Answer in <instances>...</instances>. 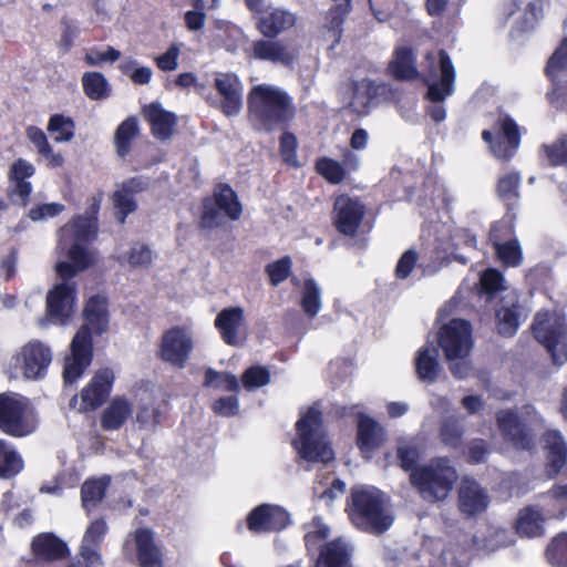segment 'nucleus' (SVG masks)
I'll return each mask as SVG.
<instances>
[{"instance_id":"f257e3e1","label":"nucleus","mask_w":567,"mask_h":567,"mask_svg":"<svg viewBox=\"0 0 567 567\" xmlns=\"http://www.w3.org/2000/svg\"><path fill=\"white\" fill-rule=\"evenodd\" d=\"M96 233V219L92 216H79L60 229L59 249L66 251L70 261L56 264L55 270L62 281L47 296V315L53 323L63 324L73 312L75 284L71 279L93 261L87 243L95 238Z\"/></svg>"},{"instance_id":"f03ea898","label":"nucleus","mask_w":567,"mask_h":567,"mask_svg":"<svg viewBox=\"0 0 567 567\" xmlns=\"http://www.w3.org/2000/svg\"><path fill=\"white\" fill-rule=\"evenodd\" d=\"M348 513L354 526L374 534L385 532L393 523L383 494L372 487L352 489Z\"/></svg>"},{"instance_id":"7ed1b4c3","label":"nucleus","mask_w":567,"mask_h":567,"mask_svg":"<svg viewBox=\"0 0 567 567\" xmlns=\"http://www.w3.org/2000/svg\"><path fill=\"white\" fill-rule=\"evenodd\" d=\"M297 436L292 444L298 454L308 462L329 463L334 460L333 450L322 423V413L317 405L310 406L296 423Z\"/></svg>"},{"instance_id":"20e7f679","label":"nucleus","mask_w":567,"mask_h":567,"mask_svg":"<svg viewBox=\"0 0 567 567\" xmlns=\"http://www.w3.org/2000/svg\"><path fill=\"white\" fill-rule=\"evenodd\" d=\"M248 109L251 118L268 130L293 116L292 101L288 94L269 84H259L250 90Z\"/></svg>"},{"instance_id":"39448f33","label":"nucleus","mask_w":567,"mask_h":567,"mask_svg":"<svg viewBox=\"0 0 567 567\" xmlns=\"http://www.w3.org/2000/svg\"><path fill=\"white\" fill-rule=\"evenodd\" d=\"M458 473L446 457H436L410 474L411 484L429 503L444 502L451 494Z\"/></svg>"},{"instance_id":"423d86ee","label":"nucleus","mask_w":567,"mask_h":567,"mask_svg":"<svg viewBox=\"0 0 567 567\" xmlns=\"http://www.w3.org/2000/svg\"><path fill=\"white\" fill-rule=\"evenodd\" d=\"M439 344L450 363L452 374L457 379L467 378L472 365L467 360L473 347L471 323L463 319H453L439 332Z\"/></svg>"},{"instance_id":"0eeeda50","label":"nucleus","mask_w":567,"mask_h":567,"mask_svg":"<svg viewBox=\"0 0 567 567\" xmlns=\"http://www.w3.org/2000/svg\"><path fill=\"white\" fill-rule=\"evenodd\" d=\"M38 427V416L30 400L17 393L0 394V431L23 437Z\"/></svg>"},{"instance_id":"6e6552de","label":"nucleus","mask_w":567,"mask_h":567,"mask_svg":"<svg viewBox=\"0 0 567 567\" xmlns=\"http://www.w3.org/2000/svg\"><path fill=\"white\" fill-rule=\"evenodd\" d=\"M496 421L504 440L514 449L524 451L534 447L530 430L543 424L542 416L532 405L524 406L519 415L512 410H501L496 414Z\"/></svg>"},{"instance_id":"1a4fd4ad","label":"nucleus","mask_w":567,"mask_h":567,"mask_svg":"<svg viewBox=\"0 0 567 567\" xmlns=\"http://www.w3.org/2000/svg\"><path fill=\"white\" fill-rule=\"evenodd\" d=\"M533 332L550 354L555 365L567 362V323L565 317L548 311H538L533 323Z\"/></svg>"},{"instance_id":"9d476101","label":"nucleus","mask_w":567,"mask_h":567,"mask_svg":"<svg viewBox=\"0 0 567 567\" xmlns=\"http://www.w3.org/2000/svg\"><path fill=\"white\" fill-rule=\"evenodd\" d=\"M243 213L236 193L228 185H219L214 197L203 200V214L199 225L204 229L221 226L226 218L237 220Z\"/></svg>"},{"instance_id":"9b49d317","label":"nucleus","mask_w":567,"mask_h":567,"mask_svg":"<svg viewBox=\"0 0 567 567\" xmlns=\"http://www.w3.org/2000/svg\"><path fill=\"white\" fill-rule=\"evenodd\" d=\"M427 97L434 103L444 101L454 92L455 70L450 56L441 50L425 55Z\"/></svg>"},{"instance_id":"f8f14e48","label":"nucleus","mask_w":567,"mask_h":567,"mask_svg":"<svg viewBox=\"0 0 567 567\" xmlns=\"http://www.w3.org/2000/svg\"><path fill=\"white\" fill-rule=\"evenodd\" d=\"M194 349V336L190 328L173 327L161 339L158 357L162 361L183 369Z\"/></svg>"},{"instance_id":"ddd939ff","label":"nucleus","mask_w":567,"mask_h":567,"mask_svg":"<svg viewBox=\"0 0 567 567\" xmlns=\"http://www.w3.org/2000/svg\"><path fill=\"white\" fill-rule=\"evenodd\" d=\"M92 360V338L87 326H83L71 342V354L65 358L63 377L66 383L75 382Z\"/></svg>"},{"instance_id":"4468645a","label":"nucleus","mask_w":567,"mask_h":567,"mask_svg":"<svg viewBox=\"0 0 567 567\" xmlns=\"http://www.w3.org/2000/svg\"><path fill=\"white\" fill-rule=\"evenodd\" d=\"M17 361L27 379L40 380L47 375L52 362V351L40 341H30L21 349Z\"/></svg>"},{"instance_id":"2eb2a0df","label":"nucleus","mask_w":567,"mask_h":567,"mask_svg":"<svg viewBox=\"0 0 567 567\" xmlns=\"http://www.w3.org/2000/svg\"><path fill=\"white\" fill-rule=\"evenodd\" d=\"M489 503V494L480 483L467 477L462 480L457 489V506L463 515H481L488 508Z\"/></svg>"},{"instance_id":"dca6fc26","label":"nucleus","mask_w":567,"mask_h":567,"mask_svg":"<svg viewBox=\"0 0 567 567\" xmlns=\"http://www.w3.org/2000/svg\"><path fill=\"white\" fill-rule=\"evenodd\" d=\"M378 91L379 87L373 81L361 79L348 84L343 99L353 113L362 116L369 114L375 105Z\"/></svg>"},{"instance_id":"f3484780","label":"nucleus","mask_w":567,"mask_h":567,"mask_svg":"<svg viewBox=\"0 0 567 567\" xmlns=\"http://www.w3.org/2000/svg\"><path fill=\"white\" fill-rule=\"evenodd\" d=\"M214 86L220 97V110L226 116L239 114L243 106V85L233 73H220L214 80Z\"/></svg>"},{"instance_id":"a211bd4d","label":"nucleus","mask_w":567,"mask_h":567,"mask_svg":"<svg viewBox=\"0 0 567 567\" xmlns=\"http://www.w3.org/2000/svg\"><path fill=\"white\" fill-rule=\"evenodd\" d=\"M35 173V167L27 159L14 161L9 169V195L11 199L25 206L32 193V184L29 181Z\"/></svg>"},{"instance_id":"6ab92c4d","label":"nucleus","mask_w":567,"mask_h":567,"mask_svg":"<svg viewBox=\"0 0 567 567\" xmlns=\"http://www.w3.org/2000/svg\"><path fill=\"white\" fill-rule=\"evenodd\" d=\"M334 212L337 229L343 235H354L362 221L364 206L358 199L342 195L334 202Z\"/></svg>"},{"instance_id":"aec40b11","label":"nucleus","mask_w":567,"mask_h":567,"mask_svg":"<svg viewBox=\"0 0 567 567\" xmlns=\"http://www.w3.org/2000/svg\"><path fill=\"white\" fill-rule=\"evenodd\" d=\"M482 137L491 144L493 154L498 158H509L519 146V132L516 123L504 116L499 120V135L496 142L492 141V133L483 131Z\"/></svg>"},{"instance_id":"412c9836","label":"nucleus","mask_w":567,"mask_h":567,"mask_svg":"<svg viewBox=\"0 0 567 567\" xmlns=\"http://www.w3.org/2000/svg\"><path fill=\"white\" fill-rule=\"evenodd\" d=\"M247 522L255 533L278 532L289 524V515L281 507L260 505L249 514Z\"/></svg>"},{"instance_id":"4be33fe9","label":"nucleus","mask_w":567,"mask_h":567,"mask_svg":"<svg viewBox=\"0 0 567 567\" xmlns=\"http://www.w3.org/2000/svg\"><path fill=\"white\" fill-rule=\"evenodd\" d=\"M223 341L229 346L241 343V332L245 330V310L241 307H228L223 309L214 322Z\"/></svg>"},{"instance_id":"5701e85b","label":"nucleus","mask_w":567,"mask_h":567,"mask_svg":"<svg viewBox=\"0 0 567 567\" xmlns=\"http://www.w3.org/2000/svg\"><path fill=\"white\" fill-rule=\"evenodd\" d=\"M114 373L110 369L99 370L82 390L80 411L97 409L111 392Z\"/></svg>"},{"instance_id":"b1692460","label":"nucleus","mask_w":567,"mask_h":567,"mask_svg":"<svg viewBox=\"0 0 567 567\" xmlns=\"http://www.w3.org/2000/svg\"><path fill=\"white\" fill-rule=\"evenodd\" d=\"M147 188V182L142 177H133L122 183L112 195V200L116 209V215L121 224L125 221L127 215L134 213L137 203L134 199L135 194Z\"/></svg>"},{"instance_id":"393cba45","label":"nucleus","mask_w":567,"mask_h":567,"mask_svg":"<svg viewBox=\"0 0 567 567\" xmlns=\"http://www.w3.org/2000/svg\"><path fill=\"white\" fill-rule=\"evenodd\" d=\"M297 22L295 13L282 8H267L258 19V30L267 38H275Z\"/></svg>"},{"instance_id":"a878e982","label":"nucleus","mask_w":567,"mask_h":567,"mask_svg":"<svg viewBox=\"0 0 567 567\" xmlns=\"http://www.w3.org/2000/svg\"><path fill=\"white\" fill-rule=\"evenodd\" d=\"M517 301L516 292L507 291L501 300L499 308L496 310L498 331L505 337L515 334L519 327L520 313Z\"/></svg>"},{"instance_id":"bb28decb","label":"nucleus","mask_w":567,"mask_h":567,"mask_svg":"<svg viewBox=\"0 0 567 567\" xmlns=\"http://www.w3.org/2000/svg\"><path fill=\"white\" fill-rule=\"evenodd\" d=\"M134 543L137 560L141 567H162V553L155 544L154 535L151 529H137L134 533Z\"/></svg>"},{"instance_id":"cd10ccee","label":"nucleus","mask_w":567,"mask_h":567,"mask_svg":"<svg viewBox=\"0 0 567 567\" xmlns=\"http://www.w3.org/2000/svg\"><path fill=\"white\" fill-rule=\"evenodd\" d=\"M546 470L549 476L558 474L567 462V445L558 431H548L544 435Z\"/></svg>"},{"instance_id":"c85d7f7f","label":"nucleus","mask_w":567,"mask_h":567,"mask_svg":"<svg viewBox=\"0 0 567 567\" xmlns=\"http://www.w3.org/2000/svg\"><path fill=\"white\" fill-rule=\"evenodd\" d=\"M252 56L275 64L289 65L295 59L292 51L280 41L257 40L251 44Z\"/></svg>"},{"instance_id":"c756f323","label":"nucleus","mask_w":567,"mask_h":567,"mask_svg":"<svg viewBox=\"0 0 567 567\" xmlns=\"http://www.w3.org/2000/svg\"><path fill=\"white\" fill-rule=\"evenodd\" d=\"M351 559V547L343 538L326 544L322 548L316 567H348Z\"/></svg>"},{"instance_id":"7c9ffc66","label":"nucleus","mask_w":567,"mask_h":567,"mask_svg":"<svg viewBox=\"0 0 567 567\" xmlns=\"http://www.w3.org/2000/svg\"><path fill=\"white\" fill-rule=\"evenodd\" d=\"M145 115L152 126V133L159 140H167L174 133L176 125L175 114L164 110L159 104L153 103L145 107Z\"/></svg>"},{"instance_id":"2f4dec72","label":"nucleus","mask_w":567,"mask_h":567,"mask_svg":"<svg viewBox=\"0 0 567 567\" xmlns=\"http://www.w3.org/2000/svg\"><path fill=\"white\" fill-rule=\"evenodd\" d=\"M134 404L124 396H115L103 411L101 423L105 430L120 429L133 415Z\"/></svg>"},{"instance_id":"473e14b6","label":"nucleus","mask_w":567,"mask_h":567,"mask_svg":"<svg viewBox=\"0 0 567 567\" xmlns=\"http://www.w3.org/2000/svg\"><path fill=\"white\" fill-rule=\"evenodd\" d=\"M384 441L383 427L373 419L362 416L358 425V442L364 454L378 449Z\"/></svg>"},{"instance_id":"72a5a7b5","label":"nucleus","mask_w":567,"mask_h":567,"mask_svg":"<svg viewBox=\"0 0 567 567\" xmlns=\"http://www.w3.org/2000/svg\"><path fill=\"white\" fill-rule=\"evenodd\" d=\"M415 369L421 381L434 382L441 370L436 348L430 346L422 347L416 353Z\"/></svg>"},{"instance_id":"f704fd0d","label":"nucleus","mask_w":567,"mask_h":567,"mask_svg":"<svg viewBox=\"0 0 567 567\" xmlns=\"http://www.w3.org/2000/svg\"><path fill=\"white\" fill-rule=\"evenodd\" d=\"M84 318L86 324L97 334L105 332L109 328V312L106 300L103 297H92L85 308Z\"/></svg>"},{"instance_id":"c9c22d12","label":"nucleus","mask_w":567,"mask_h":567,"mask_svg":"<svg viewBox=\"0 0 567 567\" xmlns=\"http://www.w3.org/2000/svg\"><path fill=\"white\" fill-rule=\"evenodd\" d=\"M512 539L508 533L499 527L489 526L486 532L474 536L473 545L477 551L491 553L508 546Z\"/></svg>"},{"instance_id":"e433bc0d","label":"nucleus","mask_w":567,"mask_h":567,"mask_svg":"<svg viewBox=\"0 0 567 567\" xmlns=\"http://www.w3.org/2000/svg\"><path fill=\"white\" fill-rule=\"evenodd\" d=\"M33 553L42 559H59L66 551V545L56 538L53 534H41L32 542Z\"/></svg>"},{"instance_id":"4c0bfd02","label":"nucleus","mask_w":567,"mask_h":567,"mask_svg":"<svg viewBox=\"0 0 567 567\" xmlns=\"http://www.w3.org/2000/svg\"><path fill=\"white\" fill-rule=\"evenodd\" d=\"M392 74L400 80H414L419 78L415 58L409 48H398L395 56L390 63Z\"/></svg>"},{"instance_id":"58836bf2","label":"nucleus","mask_w":567,"mask_h":567,"mask_svg":"<svg viewBox=\"0 0 567 567\" xmlns=\"http://www.w3.org/2000/svg\"><path fill=\"white\" fill-rule=\"evenodd\" d=\"M154 252L150 246L143 243H134L127 251L118 257L123 265H127L132 269H148L152 266Z\"/></svg>"},{"instance_id":"ea45409f","label":"nucleus","mask_w":567,"mask_h":567,"mask_svg":"<svg viewBox=\"0 0 567 567\" xmlns=\"http://www.w3.org/2000/svg\"><path fill=\"white\" fill-rule=\"evenodd\" d=\"M544 518L540 513L532 507L519 512L516 520V530L524 537H538L544 534Z\"/></svg>"},{"instance_id":"a19ab883","label":"nucleus","mask_w":567,"mask_h":567,"mask_svg":"<svg viewBox=\"0 0 567 567\" xmlns=\"http://www.w3.org/2000/svg\"><path fill=\"white\" fill-rule=\"evenodd\" d=\"M24 463L14 447L4 440H0V477L11 478L23 470Z\"/></svg>"},{"instance_id":"79ce46f5","label":"nucleus","mask_w":567,"mask_h":567,"mask_svg":"<svg viewBox=\"0 0 567 567\" xmlns=\"http://www.w3.org/2000/svg\"><path fill=\"white\" fill-rule=\"evenodd\" d=\"M110 484V477L87 480L82 486V503L84 508L90 512L103 498Z\"/></svg>"},{"instance_id":"37998d69","label":"nucleus","mask_w":567,"mask_h":567,"mask_svg":"<svg viewBox=\"0 0 567 567\" xmlns=\"http://www.w3.org/2000/svg\"><path fill=\"white\" fill-rule=\"evenodd\" d=\"M84 93L91 100H102L110 95V85L102 73L86 72L82 76Z\"/></svg>"},{"instance_id":"c03bdc74","label":"nucleus","mask_w":567,"mask_h":567,"mask_svg":"<svg viewBox=\"0 0 567 567\" xmlns=\"http://www.w3.org/2000/svg\"><path fill=\"white\" fill-rule=\"evenodd\" d=\"M138 131L137 121L128 117L117 127L115 133L116 152L121 157L128 154L132 141L136 137Z\"/></svg>"},{"instance_id":"a18cd8bd","label":"nucleus","mask_w":567,"mask_h":567,"mask_svg":"<svg viewBox=\"0 0 567 567\" xmlns=\"http://www.w3.org/2000/svg\"><path fill=\"white\" fill-rule=\"evenodd\" d=\"M301 306L303 311L310 317H315L321 309V290L311 278L305 280Z\"/></svg>"},{"instance_id":"49530a36","label":"nucleus","mask_w":567,"mask_h":567,"mask_svg":"<svg viewBox=\"0 0 567 567\" xmlns=\"http://www.w3.org/2000/svg\"><path fill=\"white\" fill-rule=\"evenodd\" d=\"M421 454L422 449L414 439L402 440L399 442L398 457L403 470L412 473L413 470L417 468L415 464Z\"/></svg>"},{"instance_id":"de8ad7c7","label":"nucleus","mask_w":567,"mask_h":567,"mask_svg":"<svg viewBox=\"0 0 567 567\" xmlns=\"http://www.w3.org/2000/svg\"><path fill=\"white\" fill-rule=\"evenodd\" d=\"M74 128L75 125L72 118L61 114L51 116L48 123V131L58 143L70 142L74 136Z\"/></svg>"},{"instance_id":"09e8293b","label":"nucleus","mask_w":567,"mask_h":567,"mask_svg":"<svg viewBox=\"0 0 567 567\" xmlns=\"http://www.w3.org/2000/svg\"><path fill=\"white\" fill-rule=\"evenodd\" d=\"M565 73H567V39L550 56L546 66V74L553 82H556Z\"/></svg>"},{"instance_id":"8fccbe9b","label":"nucleus","mask_w":567,"mask_h":567,"mask_svg":"<svg viewBox=\"0 0 567 567\" xmlns=\"http://www.w3.org/2000/svg\"><path fill=\"white\" fill-rule=\"evenodd\" d=\"M442 442L450 447H457L462 443L463 425L460 419L449 417L441 425Z\"/></svg>"},{"instance_id":"3c124183","label":"nucleus","mask_w":567,"mask_h":567,"mask_svg":"<svg viewBox=\"0 0 567 567\" xmlns=\"http://www.w3.org/2000/svg\"><path fill=\"white\" fill-rule=\"evenodd\" d=\"M546 556L553 566L567 567V533H561L553 539Z\"/></svg>"},{"instance_id":"603ef678","label":"nucleus","mask_w":567,"mask_h":567,"mask_svg":"<svg viewBox=\"0 0 567 567\" xmlns=\"http://www.w3.org/2000/svg\"><path fill=\"white\" fill-rule=\"evenodd\" d=\"M316 168L320 175L332 184L341 183L346 177L343 166L329 157H322L317 161Z\"/></svg>"},{"instance_id":"864d4df0","label":"nucleus","mask_w":567,"mask_h":567,"mask_svg":"<svg viewBox=\"0 0 567 567\" xmlns=\"http://www.w3.org/2000/svg\"><path fill=\"white\" fill-rule=\"evenodd\" d=\"M330 475L322 474L319 482L313 486V493L318 495L320 498H324L328 502H332L333 499L340 497L344 493L346 484L341 480H332L331 486L324 488V486L330 481Z\"/></svg>"},{"instance_id":"5fc2aeb1","label":"nucleus","mask_w":567,"mask_h":567,"mask_svg":"<svg viewBox=\"0 0 567 567\" xmlns=\"http://www.w3.org/2000/svg\"><path fill=\"white\" fill-rule=\"evenodd\" d=\"M482 290L489 297L497 292L507 290L506 281L496 269L485 270L480 279Z\"/></svg>"},{"instance_id":"6e6d98bb","label":"nucleus","mask_w":567,"mask_h":567,"mask_svg":"<svg viewBox=\"0 0 567 567\" xmlns=\"http://www.w3.org/2000/svg\"><path fill=\"white\" fill-rule=\"evenodd\" d=\"M121 58V52L113 47L105 49L91 48L85 52L84 60L89 65H102L104 63H113Z\"/></svg>"},{"instance_id":"4d7b16f0","label":"nucleus","mask_w":567,"mask_h":567,"mask_svg":"<svg viewBox=\"0 0 567 567\" xmlns=\"http://www.w3.org/2000/svg\"><path fill=\"white\" fill-rule=\"evenodd\" d=\"M499 260L507 266H517L522 260V252L517 240H509L504 244H494Z\"/></svg>"},{"instance_id":"13d9d810","label":"nucleus","mask_w":567,"mask_h":567,"mask_svg":"<svg viewBox=\"0 0 567 567\" xmlns=\"http://www.w3.org/2000/svg\"><path fill=\"white\" fill-rule=\"evenodd\" d=\"M291 265L292 261L290 257L285 256L266 267V272L269 276V280L272 286H278L288 278Z\"/></svg>"},{"instance_id":"bf43d9fd","label":"nucleus","mask_w":567,"mask_h":567,"mask_svg":"<svg viewBox=\"0 0 567 567\" xmlns=\"http://www.w3.org/2000/svg\"><path fill=\"white\" fill-rule=\"evenodd\" d=\"M519 183L520 176L517 173H508L499 177L497 185L499 197L507 203L515 199Z\"/></svg>"},{"instance_id":"052dcab7","label":"nucleus","mask_w":567,"mask_h":567,"mask_svg":"<svg viewBox=\"0 0 567 567\" xmlns=\"http://www.w3.org/2000/svg\"><path fill=\"white\" fill-rule=\"evenodd\" d=\"M134 60H125L120 64L122 72L130 75L135 84H148L153 76V71L148 66H136Z\"/></svg>"},{"instance_id":"680f3d73","label":"nucleus","mask_w":567,"mask_h":567,"mask_svg":"<svg viewBox=\"0 0 567 567\" xmlns=\"http://www.w3.org/2000/svg\"><path fill=\"white\" fill-rule=\"evenodd\" d=\"M269 371L262 367H251L243 375V383L247 390L264 386L269 383Z\"/></svg>"},{"instance_id":"e2e57ef3","label":"nucleus","mask_w":567,"mask_h":567,"mask_svg":"<svg viewBox=\"0 0 567 567\" xmlns=\"http://www.w3.org/2000/svg\"><path fill=\"white\" fill-rule=\"evenodd\" d=\"M134 410L136 411L135 421L141 426H147L158 422V412L153 406L151 400L138 401L137 404L134 405Z\"/></svg>"},{"instance_id":"0e129e2a","label":"nucleus","mask_w":567,"mask_h":567,"mask_svg":"<svg viewBox=\"0 0 567 567\" xmlns=\"http://www.w3.org/2000/svg\"><path fill=\"white\" fill-rule=\"evenodd\" d=\"M544 157L553 166L567 164V137L544 147Z\"/></svg>"},{"instance_id":"69168bd1","label":"nucleus","mask_w":567,"mask_h":567,"mask_svg":"<svg viewBox=\"0 0 567 567\" xmlns=\"http://www.w3.org/2000/svg\"><path fill=\"white\" fill-rule=\"evenodd\" d=\"M65 206L60 203L37 205L29 210V217L33 221L52 218L64 212Z\"/></svg>"},{"instance_id":"338daca9","label":"nucleus","mask_w":567,"mask_h":567,"mask_svg":"<svg viewBox=\"0 0 567 567\" xmlns=\"http://www.w3.org/2000/svg\"><path fill=\"white\" fill-rule=\"evenodd\" d=\"M281 156L286 163L292 166L298 165L297 161V138L291 133H284L280 140Z\"/></svg>"},{"instance_id":"774afa93","label":"nucleus","mask_w":567,"mask_h":567,"mask_svg":"<svg viewBox=\"0 0 567 567\" xmlns=\"http://www.w3.org/2000/svg\"><path fill=\"white\" fill-rule=\"evenodd\" d=\"M181 53V45L179 44H172L168 50L156 56L155 62L158 69L162 71H174L178 66V56Z\"/></svg>"}]
</instances>
